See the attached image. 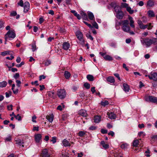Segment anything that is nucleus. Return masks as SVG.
Listing matches in <instances>:
<instances>
[{"label":"nucleus","instance_id":"f257e3e1","mask_svg":"<svg viewBox=\"0 0 157 157\" xmlns=\"http://www.w3.org/2000/svg\"><path fill=\"white\" fill-rule=\"evenodd\" d=\"M116 25L117 26H122L121 29L123 31L126 33H129L130 28L129 25V21L128 20H121L118 22H116Z\"/></svg>","mask_w":157,"mask_h":157},{"label":"nucleus","instance_id":"f03ea898","mask_svg":"<svg viewBox=\"0 0 157 157\" xmlns=\"http://www.w3.org/2000/svg\"><path fill=\"white\" fill-rule=\"evenodd\" d=\"M141 43L146 45V47H150L152 44H155L157 42V39L156 38H153L152 39L149 38L143 39L141 40Z\"/></svg>","mask_w":157,"mask_h":157},{"label":"nucleus","instance_id":"7ed1b4c3","mask_svg":"<svg viewBox=\"0 0 157 157\" xmlns=\"http://www.w3.org/2000/svg\"><path fill=\"white\" fill-rule=\"evenodd\" d=\"M144 100L146 101L157 104V98L156 97L151 96H146L144 97Z\"/></svg>","mask_w":157,"mask_h":157},{"label":"nucleus","instance_id":"20e7f679","mask_svg":"<svg viewBox=\"0 0 157 157\" xmlns=\"http://www.w3.org/2000/svg\"><path fill=\"white\" fill-rule=\"evenodd\" d=\"M16 36V34L13 31L9 30L5 35V38L6 40L8 38L13 39Z\"/></svg>","mask_w":157,"mask_h":157},{"label":"nucleus","instance_id":"39448f33","mask_svg":"<svg viewBox=\"0 0 157 157\" xmlns=\"http://www.w3.org/2000/svg\"><path fill=\"white\" fill-rule=\"evenodd\" d=\"M66 94L64 89H59L57 92V94L58 97L61 99H63L65 97Z\"/></svg>","mask_w":157,"mask_h":157},{"label":"nucleus","instance_id":"423d86ee","mask_svg":"<svg viewBox=\"0 0 157 157\" xmlns=\"http://www.w3.org/2000/svg\"><path fill=\"white\" fill-rule=\"evenodd\" d=\"M76 35L78 39L79 40L80 44H83L84 43V40L83 39V35L80 31H77L76 33Z\"/></svg>","mask_w":157,"mask_h":157},{"label":"nucleus","instance_id":"0eeeda50","mask_svg":"<svg viewBox=\"0 0 157 157\" xmlns=\"http://www.w3.org/2000/svg\"><path fill=\"white\" fill-rule=\"evenodd\" d=\"M145 77H148L150 79L154 81H157V73L151 72L150 75H145Z\"/></svg>","mask_w":157,"mask_h":157},{"label":"nucleus","instance_id":"6e6552de","mask_svg":"<svg viewBox=\"0 0 157 157\" xmlns=\"http://www.w3.org/2000/svg\"><path fill=\"white\" fill-rule=\"evenodd\" d=\"M24 6V12L25 13H27L29 9L30 4L28 2H25L23 6Z\"/></svg>","mask_w":157,"mask_h":157},{"label":"nucleus","instance_id":"1a4fd4ad","mask_svg":"<svg viewBox=\"0 0 157 157\" xmlns=\"http://www.w3.org/2000/svg\"><path fill=\"white\" fill-rule=\"evenodd\" d=\"M124 16V14L121 10H118L116 13V17L119 19H122Z\"/></svg>","mask_w":157,"mask_h":157},{"label":"nucleus","instance_id":"9d476101","mask_svg":"<svg viewBox=\"0 0 157 157\" xmlns=\"http://www.w3.org/2000/svg\"><path fill=\"white\" fill-rule=\"evenodd\" d=\"M15 141L16 142V144H17L19 146L22 145L23 147L24 146L23 145L24 143V140H21L18 138H16L15 139Z\"/></svg>","mask_w":157,"mask_h":157},{"label":"nucleus","instance_id":"9b49d317","mask_svg":"<svg viewBox=\"0 0 157 157\" xmlns=\"http://www.w3.org/2000/svg\"><path fill=\"white\" fill-rule=\"evenodd\" d=\"M107 115L108 116V117L111 119H115L116 117V115L114 113L111 112L107 113Z\"/></svg>","mask_w":157,"mask_h":157},{"label":"nucleus","instance_id":"f8f14e48","mask_svg":"<svg viewBox=\"0 0 157 157\" xmlns=\"http://www.w3.org/2000/svg\"><path fill=\"white\" fill-rule=\"evenodd\" d=\"M46 118L49 122L52 123L53 120L54 115L52 113L50 115H47Z\"/></svg>","mask_w":157,"mask_h":157},{"label":"nucleus","instance_id":"ddd939ff","mask_svg":"<svg viewBox=\"0 0 157 157\" xmlns=\"http://www.w3.org/2000/svg\"><path fill=\"white\" fill-rule=\"evenodd\" d=\"M42 155L43 157H49L50 155L48 153V151L47 149H44L42 151Z\"/></svg>","mask_w":157,"mask_h":157},{"label":"nucleus","instance_id":"4468645a","mask_svg":"<svg viewBox=\"0 0 157 157\" xmlns=\"http://www.w3.org/2000/svg\"><path fill=\"white\" fill-rule=\"evenodd\" d=\"M79 114L81 116L84 117H87V115L86 111L84 109L80 110L79 111Z\"/></svg>","mask_w":157,"mask_h":157},{"label":"nucleus","instance_id":"2eb2a0df","mask_svg":"<svg viewBox=\"0 0 157 157\" xmlns=\"http://www.w3.org/2000/svg\"><path fill=\"white\" fill-rule=\"evenodd\" d=\"M123 86L124 90L126 92H128L129 90V86L127 84L125 83L123 84Z\"/></svg>","mask_w":157,"mask_h":157},{"label":"nucleus","instance_id":"dca6fc26","mask_svg":"<svg viewBox=\"0 0 157 157\" xmlns=\"http://www.w3.org/2000/svg\"><path fill=\"white\" fill-rule=\"evenodd\" d=\"M41 135L40 134L36 135L35 136V139L36 142L37 143L39 142L41 139Z\"/></svg>","mask_w":157,"mask_h":157},{"label":"nucleus","instance_id":"f3484780","mask_svg":"<svg viewBox=\"0 0 157 157\" xmlns=\"http://www.w3.org/2000/svg\"><path fill=\"white\" fill-rule=\"evenodd\" d=\"M70 44L67 42L63 43V48L65 50H67L70 47Z\"/></svg>","mask_w":157,"mask_h":157},{"label":"nucleus","instance_id":"a211bd4d","mask_svg":"<svg viewBox=\"0 0 157 157\" xmlns=\"http://www.w3.org/2000/svg\"><path fill=\"white\" fill-rule=\"evenodd\" d=\"M106 80L108 82L111 83H113L115 81L114 77L112 76H109L107 77Z\"/></svg>","mask_w":157,"mask_h":157},{"label":"nucleus","instance_id":"6ab92c4d","mask_svg":"<svg viewBox=\"0 0 157 157\" xmlns=\"http://www.w3.org/2000/svg\"><path fill=\"white\" fill-rule=\"evenodd\" d=\"M147 14L150 17H153L155 16V14L152 10H150L147 12Z\"/></svg>","mask_w":157,"mask_h":157},{"label":"nucleus","instance_id":"aec40b11","mask_svg":"<svg viewBox=\"0 0 157 157\" xmlns=\"http://www.w3.org/2000/svg\"><path fill=\"white\" fill-rule=\"evenodd\" d=\"M63 144L65 147L70 146L71 144L66 139H64L63 141Z\"/></svg>","mask_w":157,"mask_h":157},{"label":"nucleus","instance_id":"412c9836","mask_svg":"<svg viewBox=\"0 0 157 157\" xmlns=\"http://www.w3.org/2000/svg\"><path fill=\"white\" fill-rule=\"evenodd\" d=\"M101 120V117L99 116H96L94 117V122L96 123H98Z\"/></svg>","mask_w":157,"mask_h":157},{"label":"nucleus","instance_id":"4be33fe9","mask_svg":"<svg viewBox=\"0 0 157 157\" xmlns=\"http://www.w3.org/2000/svg\"><path fill=\"white\" fill-rule=\"evenodd\" d=\"M80 14L83 19L86 20H88V16L86 13L83 11H82Z\"/></svg>","mask_w":157,"mask_h":157},{"label":"nucleus","instance_id":"5701e85b","mask_svg":"<svg viewBox=\"0 0 157 157\" xmlns=\"http://www.w3.org/2000/svg\"><path fill=\"white\" fill-rule=\"evenodd\" d=\"M7 84V82L6 81L0 82V87L3 88L6 86Z\"/></svg>","mask_w":157,"mask_h":157},{"label":"nucleus","instance_id":"b1692460","mask_svg":"<svg viewBox=\"0 0 157 157\" xmlns=\"http://www.w3.org/2000/svg\"><path fill=\"white\" fill-rule=\"evenodd\" d=\"M64 75L65 78L67 79H68L71 76V74L67 71H65L64 72Z\"/></svg>","mask_w":157,"mask_h":157},{"label":"nucleus","instance_id":"393cba45","mask_svg":"<svg viewBox=\"0 0 157 157\" xmlns=\"http://www.w3.org/2000/svg\"><path fill=\"white\" fill-rule=\"evenodd\" d=\"M88 16L89 19L91 20H93L94 18V16L93 14L91 12H88Z\"/></svg>","mask_w":157,"mask_h":157},{"label":"nucleus","instance_id":"a878e982","mask_svg":"<svg viewBox=\"0 0 157 157\" xmlns=\"http://www.w3.org/2000/svg\"><path fill=\"white\" fill-rule=\"evenodd\" d=\"M129 20H130V26L132 28H135V26L134 25V21L133 20V18L132 17H129Z\"/></svg>","mask_w":157,"mask_h":157},{"label":"nucleus","instance_id":"bb28decb","mask_svg":"<svg viewBox=\"0 0 157 157\" xmlns=\"http://www.w3.org/2000/svg\"><path fill=\"white\" fill-rule=\"evenodd\" d=\"M87 79L90 81H93L94 80L93 76L90 75H88L86 76Z\"/></svg>","mask_w":157,"mask_h":157},{"label":"nucleus","instance_id":"cd10ccee","mask_svg":"<svg viewBox=\"0 0 157 157\" xmlns=\"http://www.w3.org/2000/svg\"><path fill=\"white\" fill-rule=\"evenodd\" d=\"M101 144L105 148L107 149L109 148V145L108 144H105L104 141H101Z\"/></svg>","mask_w":157,"mask_h":157},{"label":"nucleus","instance_id":"c85d7f7f","mask_svg":"<svg viewBox=\"0 0 157 157\" xmlns=\"http://www.w3.org/2000/svg\"><path fill=\"white\" fill-rule=\"evenodd\" d=\"M104 58L105 60H107L111 61L113 60L112 58L110 56L108 55H105L104 56Z\"/></svg>","mask_w":157,"mask_h":157},{"label":"nucleus","instance_id":"c756f323","mask_svg":"<svg viewBox=\"0 0 157 157\" xmlns=\"http://www.w3.org/2000/svg\"><path fill=\"white\" fill-rule=\"evenodd\" d=\"M139 141L137 140H134L133 142V146L135 147H137L139 144Z\"/></svg>","mask_w":157,"mask_h":157},{"label":"nucleus","instance_id":"7c9ffc66","mask_svg":"<svg viewBox=\"0 0 157 157\" xmlns=\"http://www.w3.org/2000/svg\"><path fill=\"white\" fill-rule=\"evenodd\" d=\"M61 157H69L68 153L66 152H63L61 153Z\"/></svg>","mask_w":157,"mask_h":157},{"label":"nucleus","instance_id":"2f4dec72","mask_svg":"<svg viewBox=\"0 0 157 157\" xmlns=\"http://www.w3.org/2000/svg\"><path fill=\"white\" fill-rule=\"evenodd\" d=\"M147 5L149 6L152 7L154 5V2L152 1H149L147 3Z\"/></svg>","mask_w":157,"mask_h":157},{"label":"nucleus","instance_id":"473e14b6","mask_svg":"<svg viewBox=\"0 0 157 157\" xmlns=\"http://www.w3.org/2000/svg\"><path fill=\"white\" fill-rule=\"evenodd\" d=\"M54 93L53 92L50 91L48 93L47 95L50 98H53Z\"/></svg>","mask_w":157,"mask_h":157},{"label":"nucleus","instance_id":"72a5a7b5","mask_svg":"<svg viewBox=\"0 0 157 157\" xmlns=\"http://www.w3.org/2000/svg\"><path fill=\"white\" fill-rule=\"evenodd\" d=\"M126 10L130 14H132L134 12V10H132L131 8L130 7H127Z\"/></svg>","mask_w":157,"mask_h":157},{"label":"nucleus","instance_id":"f704fd0d","mask_svg":"<svg viewBox=\"0 0 157 157\" xmlns=\"http://www.w3.org/2000/svg\"><path fill=\"white\" fill-rule=\"evenodd\" d=\"M86 134V132L84 131H80L78 133V135L80 137L84 136Z\"/></svg>","mask_w":157,"mask_h":157},{"label":"nucleus","instance_id":"c9c22d12","mask_svg":"<svg viewBox=\"0 0 157 157\" xmlns=\"http://www.w3.org/2000/svg\"><path fill=\"white\" fill-rule=\"evenodd\" d=\"M12 92L11 91H9L5 93L6 96L7 98H9L11 95Z\"/></svg>","mask_w":157,"mask_h":157},{"label":"nucleus","instance_id":"e433bc0d","mask_svg":"<svg viewBox=\"0 0 157 157\" xmlns=\"http://www.w3.org/2000/svg\"><path fill=\"white\" fill-rule=\"evenodd\" d=\"M109 102L107 101H101V105L103 106H105L109 104Z\"/></svg>","mask_w":157,"mask_h":157},{"label":"nucleus","instance_id":"4c0bfd02","mask_svg":"<svg viewBox=\"0 0 157 157\" xmlns=\"http://www.w3.org/2000/svg\"><path fill=\"white\" fill-rule=\"evenodd\" d=\"M5 142H10L11 140V137L10 136H9L8 137L6 138L5 139Z\"/></svg>","mask_w":157,"mask_h":157},{"label":"nucleus","instance_id":"58836bf2","mask_svg":"<svg viewBox=\"0 0 157 157\" xmlns=\"http://www.w3.org/2000/svg\"><path fill=\"white\" fill-rule=\"evenodd\" d=\"M121 8H127V7H128V4L126 3H121Z\"/></svg>","mask_w":157,"mask_h":157},{"label":"nucleus","instance_id":"ea45409f","mask_svg":"<svg viewBox=\"0 0 157 157\" xmlns=\"http://www.w3.org/2000/svg\"><path fill=\"white\" fill-rule=\"evenodd\" d=\"M145 135V133L143 132H140L138 133V136L140 137L143 136V137Z\"/></svg>","mask_w":157,"mask_h":157},{"label":"nucleus","instance_id":"a19ab883","mask_svg":"<svg viewBox=\"0 0 157 157\" xmlns=\"http://www.w3.org/2000/svg\"><path fill=\"white\" fill-rule=\"evenodd\" d=\"M84 87L87 89H89L90 87V85L88 83H85L84 84Z\"/></svg>","mask_w":157,"mask_h":157},{"label":"nucleus","instance_id":"79ce46f5","mask_svg":"<svg viewBox=\"0 0 157 157\" xmlns=\"http://www.w3.org/2000/svg\"><path fill=\"white\" fill-rule=\"evenodd\" d=\"M15 118L17 119L18 121H20L21 120V116L19 115V114H18L17 115H14Z\"/></svg>","mask_w":157,"mask_h":157},{"label":"nucleus","instance_id":"37998d69","mask_svg":"<svg viewBox=\"0 0 157 157\" xmlns=\"http://www.w3.org/2000/svg\"><path fill=\"white\" fill-rule=\"evenodd\" d=\"M4 22L2 20H0V29L3 28L4 27Z\"/></svg>","mask_w":157,"mask_h":157},{"label":"nucleus","instance_id":"c03bdc74","mask_svg":"<svg viewBox=\"0 0 157 157\" xmlns=\"http://www.w3.org/2000/svg\"><path fill=\"white\" fill-rule=\"evenodd\" d=\"M17 4L18 5L21 7L23 6L24 5L23 2L22 0H20L19 2H18Z\"/></svg>","mask_w":157,"mask_h":157},{"label":"nucleus","instance_id":"a18cd8bd","mask_svg":"<svg viewBox=\"0 0 157 157\" xmlns=\"http://www.w3.org/2000/svg\"><path fill=\"white\" fill-rule=\"evenodd\" d=\"M138 23L140 26V28L141 29V27H143V26L144 25L142 22L140 20H138Z\"/></svg>","mask_w":157,"mask_h":157},{"label":"nucleus","instance_id":"49530a36","mask_svg":"<svg viewBox=\"0 0 157 157\" xmlns=\"http://www.w3.org/2000/svg\"><path fill=\"white\" fill-rule=\"evenodd\" d=\"M17 14V13L16 11H13L10 13V16H16Z\"/></svg>","mask_w":157,"mask_h":157},{"label":"nucleus","instance_id":"de8ad7c7","mask_svg":"<svg viewBox=\"0 0 157 157\" xmlns=\"http://www.w3.org/2000/svg\"><path fill=\"white\" fill-rule=\"evenodd\" d=\"M10 54V52L9 51H6L2 52L1 55L2 56H5L7 54Z\"/></svg>","mask_w":157,"mask_h":157},{"label":"nucleus","instance_id":"09e8293b","mask_svg":"<svg viewBox=\"0 0 157 157\" xmlns=\"http://www.w3.org/2000/svg\"><path fill=\"white\" fill-rule=\"evenodd\" d=\"M92 25H93V26L94 27H95L96 29H98V25L95 21L93 22Z\"/></svg>","mask_w":157,"mask_h":157},{"label":"nucleus","instance_id":"8fccbe9b","mask_svg":"<svg viewBox=\"0 0 157 157\" xmlns=\"http://www.w3.org/2000/svg\"><path fill=\"white\" fill-rule=\"evenodd\" d=\"M32 50L33 52H34L36 49V46L35 44H33L32 45Z\"/></svg>","mask_w":157,"mask_h":157},{"label":"nucleus","instance_id":"3c124183","mask_svg":"<svg viewBox=\"0 0 157 157\" xmlns=\"http://www.w3.org/2000/svg\"><path fill=\"white\" fill-rule=\"evenodd\" d=\"M86 37L91 40H93V38L90 34H87L86 35Z\"/></svg>","mask_w":157,"mask_h":157},{"label":"nucleus","instance_id":"603ef678","mask_svg":"<svg viewBox=\"0 0 157 157\" xmlns=\"http://www.w3.org/2000/svg\"><path fill=\"white\" fill-rule=\"evenodd\" d=\"M97 128V127L94 126H91L89 128V129L90 130H94Z\"/></svg>","mask_w":157,"mask_h":157},{"label":"nucleus","instance_id":"864d4df0","mask_svg":"<svg viewBox=\"0 0 157 157\" xmlns=\"http://www.w3.org/2000/svg\"><path fill=\"white\" fill-rule=\"evenodd\" d=\"M51 141H52L53 144L55 143L56 142V137L55 136L53 137L52 140H51Z\"/></svg>","mask_w":157,"mask_h":157},{"label":"nucleus","instance_id":"5fc2aeb1","mask_svg":"<svg viewBox=\"0 0 157 157\" xmlns=\"http://www.w3.org/2000/svg\"><path fill=\"white\" fill-rule=\"evenodd\" d=\"M16 81V82L17 83V86L18 87H20L21 86V81H20L19 80H17Z\"/></svg>","mask_w":157,"mask_h":157},{"label":"nucleus","instance_id":"6e6d98bb","mask_svg":"<svg viewBox=\"0 0 157 157\" xmlns=\"http://www.w3.org/2000/svg\"><path fill=\"white\" fill-rule=\"evenodd\" d=\"M114 157H122L120 153H116L114 155Z\"/></svg>","mask_w":157,"mask_h":157},{"label":"nucleus","instance_id":"4d7b16f0","mask_svg":"<svg viewBox=\"0 0 157 157\" xmlns=\"http://www.w3.org/2000/svg\"><path fill=\"white\" fill-rule=\"evenodd\" d=\"M101 132L102 134H106L107 133V130L104 129H101Z\"/></svg>","mask_w":157,"mask_h":157},{"label":"nucleus","instance_id":"13d9d810","mask_svg":"<svg viewBox=\"0 0 157 157\" xmlns=\"http://www.w3.org/2000/svg\"><path fill=\"white\" fill-rule=\"evenodd\" d=\"M24 62H22L20 64L16 65V66L17 67H21L22 65H24Z\"/></svg>","mask_w":157,"mask_h":157},{"label":"nucleus","instance_id":"bf43d9fd","mask_svg":"<svg viewBox=\"0 0 157 157\" xmlns=\"http://www.w3.org/2000/svg\"><path fill=\"white\" fill-rule=\"evenodd\" d=\"M19 74L18 73H16L14 75L13 77L15 79H17L19 77Z\"/></svg>","mask_w":157,"mask_h":157},{"label":"nucleus","instance_id":"052dcab7","mask_svg":"<svg viewBox=\"0 0 157 157\" xmlns=\"http://www.w3.org/2000/svg\"><path fill=\"white\" fill-rule=\"evenodd\" d=\"M46 78L45 76L44 75H40L39 76V80L41 81L42 79H44Z\"/></svg>","mask_w":157,"mask_h":157},{"label":"nucleus","instance_id":"680f3d73","mask_svg":"<svg viewBox=\"0 0 157 157\" xmlns=\"http://www.w3.org/2000/svg\"><path fill=\"white\" fill-rule=\"evenodd\" d=\"M51 61H50L47 60L46 61L45 63V65L46 66H48L51 64Z\"/></svg>","mask_w":157,"mask_h":157},{"label":"nucleus","instance_id":"e2e57ef3","mask_svg":"<svg viewBox=\"0 0 157 157\" xmlns=\"http://www.w3.org/2000/svg\"><path fill=\"white\" fill-rule=\"evenodd\" d=\"M44 20V19L42 17H40L39 18V23L40 24L42 23Z\"/></svg>","mask_w":157,"mask_h":157},{"label":"nucleus","instance_id":"0e129e2a","mask_svg":"<svg viewBox=\"0 0 157 157\" xmlns=\"http://www.w3.org/2000/svg\"><path fill=\"white\" fill-rule=\"evenodd\" d=\"M13 105H10V106L8 105L7 106V109L9 110H12L13 109Z\"/></svg>","mask_w":157,"mask_h":157},{"label":"nucleus","instance_id":"69168bd1","mask_svg":"<svg viewBox=\"0 0 157 157\" xmlns=\"http://www.w3.org/2000/svg\"><path fill=\"white\" fill-rule=\"evenodd\" d=\"M84 23L87 25L89 28H91L92 27L91 25L90 24H89L86 21H84Z\"/></svg>","mask_w":157,"mask_h":157},{"label":"nucleus","instance_id":"338daca9","mask_svg":"<svg viewBox=\"0 0 157 157\" xmlns=\"http://www.w3.org/2000/svg\"><path fill=\"white\" fill-rule=\"evenodd\" d=\"M108 135H111L112 136H114V133L113 131H111L108 133Z\"/></svg>","mask_w":157,"mask_h":157},{"label":"nucleus","instance_id":"774afa93","mask_svg":"<svg viewBox=\"0 0 157 157\" xmlns=\"http://www.w3.org/2000/svg\"><path fill=\"white\" fill-rule=\"evenodd\" d=\"M74 15L76 16L77 18L78 19H81V17L79 15V14H78L77 13H76L75 15Z\"/></svg>","mask_w":157,"mask_h":157}]
</instances>
